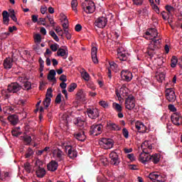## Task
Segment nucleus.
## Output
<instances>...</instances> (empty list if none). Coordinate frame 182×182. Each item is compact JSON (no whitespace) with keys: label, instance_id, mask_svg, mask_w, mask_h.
Wrapping results in <instances>:
<instances>
[{"label":"nucleus","instance_id":"obj_1","mask_svg":"<svg viewBox=\"0 0 182 182\" xmlns=\"http://www.w3.org/2000/svg\"><path fill=\"white\" fill-rule=\"evenodd\" d=\"M161 48V39H153L150 41V43L148 45L146 53L151 58L157 53V50Z\"/></svg>","mask_w":182,"mask_h":182},{"label":"nucleus","instance_id":"obj_2","mask_svg":"<svg viewBox=\"0 0 182 182\" xmlns=\"http://www.w3.org/2000/svg\"><path fill=\"white\" fill-rule=\"evenodd\" d=\"M81 6L86 14H93L95 12V3L92 1H84Z\"/></svg>","mask_w":182,"mask_h":182},{"label":"nucleus","instance_id":"obj_3","mask_svg":"<svg viewBox=\"0 0 182 182\" xmlns=\"http://www.w3.org/2000/svg\"><path fill=\"white\" fill-rule=\"evenodd\" d=\"M21 90H22V85L18 83V82H11L7 87V92L9 93L18 95Z\"/></svg>","mask_w":182,"mask_h":182},{"label":"nucleus","instance_id":"obj_4","mask_svg":"<svg viewBox=\"0 0 182 182\" xmlns=\"http://www.w3.org/2000/svg\"><path fill=\"white\" fill-rule=\"evenodd\" d=\"M125 109L133 110L136 106V99L134 96L129 95L125 100Z\"/></svg>","mask_w":182,"mask_h":182},{"label":"nucleus","instance_id":"obj_5","mask_svg":"<svg viewBox=\"0 0 182 182\" xmlns=\"http://www.w3.org/2000/svg\"><path fill=\"white\" fill-rule=\"evenodd\" d=\"M103 132V126L100 124H93L91 126L90 129V136H99V134H102Z\"/></svg>","mask_w":182,"mask_h":182},{"label":"nucleus","instance_id":"obj_6","mask_svg":"<svg viewBox=\"0 0 182 182\" xmlns=\"http://www.w3.org/2000/svg\"><path fill=\"white\" fill-rule=\"evenodd\" d=\"M53 90L52 88H48L46 95V98L43 102V104L45 107L46 109H48L50 105L51 99L53 97V94H52Z\"/></svg>","mask_w":182,"mask_h":182},{"label":"nucleus","instance_id":"obj_7","mask_svg":"<svg viewBox=\"0 0 182 182\" xmlns=\"http://www.w3.org/2000/svg\"><path fill=\"white\" fill-rule=\"evenodd\" d=\"M41 164H42V161H41L39 159H37L36 161L35 165L38 166V170L36 171V174L39 178H43L46 174V171L45 168H41Z\"/></svg>","mask_w":182,"mask_h":182},{"label":"nucleus","instance_id":"obj_8","mask_svg":"<svg viewBox=\"0 0 182 182\" xmlns=\"http://www.w3.org/2000/svg\"><path fill=\"white\" fill-rule=\"evenodd\" d=\"M171 120L175 126H181L182 124V116L178 112H174L171 117Z\"/></svg>","mask_w":182,"mask_h":182},{"label":"nucleus","instance_id":"obj_9","mask_svg":"<svg viewBox=\"0 0 182 182\" xmlns=\"http://www.w3.org/2000/svg\"><path fill=\"white\" fill-rule=\"evenodd\" d=\"M100 146H102V144H104V149H105V150H109V149H112L114 146L113 139L102 138L100 141Z\"/></svg>","mask_w":182,"mask_h":182},{"label":"nucleus","instance_id":"obj_10","mask_svg":"<svg viewBox=\"0 0 182 182\" xmlns=\"http://www.w3.org/2000/svg\"><path fill=\"white\" fill-rule=\"evenodd\" d=\"M149 178L154 182H164V178L163 176L157 172H152L149 173Z\"/></svg>","mask_w":182,"mask_h":182},{"label":"nucleus","instance_id":"obj_11","mask_svg":"<svg viewBox=\"0 0 182 182\" xmlns=\"http://www.w3.org/2000/svg\"><path fill=\"white\" fill-rule=\"evenodd\" d=\"M166 97L168 102H176V92L173 88H167L165 91Z\"/></svg>","mask_w":182,"mask_h":182},{"label":"nucleus","instance_id":"obj_12","mask_svg":"<svg viewBox=\"0 0 182 182\" xmlns=\"http://www.w3.org/2000/svg\"><path fill=\"white\" fill-rule=\"evenodd\" d=\"M94 23L97 28L103 29L107 25V18L106 17H99Z\"/></svg>","mask_w":182,"mask_h":182},{"label":"nucleus","instance_id":"obj_13","mask_svg":"<svg viewBox=\"0 0 182 182\" xmlns=\"http://www.w3.org/2000/svg\"><path fill=\"white\" fill-rule=\"evenodd\" d=\"M121 77L122 80L130 82L133 79V74L127 70H122L121 71Z\"/></svg>","mask_w":182,"mask_h":182},{"label":"nucleus","instance_id":"obj_14","mask_svg":"<svg viewBox=\"0 0 182 182\" xmlns=\"http://www.w3.org/2000/svg\"><path fill=\"white\" fill-rule=\"evenodd\" d=\"M109 158L111 159V164L113 166H119L120 164V158L119 155L115 151H112L109 154Z\"/></svg>","mask_w":182,"mask_h":182},{"label":"nucleus","instance_id":"obj_15","mask_svg":"<svg viewBox=\"0 0 182 182\" xmlns=\"http://www.w3.org/2000/svg\"><path fill=\"white\" fill-rule=\"evenodd\" d=\"M165 8L168 13L163 11L161 15L164 21H167V18H170V15L172 12H174L175 9L170 5H166Z\"/></svg>","mask_w":182,"mask_h":182},{"label":"nucleus","instance_id":"obj_16","mask_svg":"<svg viewBox=\"0 0 182 182\" xmlns=\"http://www.w3.org/2000/svg\"><path fill=\"white\" fill-rule=\"evenodd\" d=\"M87 114L90 119H97V117L99 116V109L97 108H87Z\"/></svg>","mask_w":182,"mask_h":182},{"label":"nucleus","instance_id":"obj_17","mask_svg":"<svg viewBox=\"0 0 182 182\" xmlns=\"http://www.w3.org/2000/svg\"><path fill=\"white\" fill-rule=\"evenodd\" d=\"M58 167H59V164L56 161H51L47 165L48 171H56L58 170Z\"/></svg>","mask_w":182,"mask_h":182},{"label":"nucleus","instance_id":"obj_18","mask_svg":"<svg viewBox=\"0 0 182 182\" xmlns=\"http://www.w3.org/2000/svg\"><path fill=\"white\" fill-rule=\"evenodd\" d=\"M135 127L139 133H146L147 130V127H146L143 122L139 121L135 123Z\"/></svg>","mask_w":182,"mask_h":182},{"label":"nucleus","instance_id":"obj_19","mask_svg":"<svg viewBox=\"0 0 182 182\" xmlns=\"http://www.w3.org/2000/svg\"><path fill=\"white\" fill-rule=\"evenodd\" d=\"M67 151V154L70 159L73 160L77 157V151H76V149L73 146H71Z\"/></svg>","mask_w":182,"mask_h":182},{"label":"nucleus","instance_id":"obj_20","mask_svg":"<svg viewBox=\"0 0 182 182\" xmlns=\"http://www.w3.org/2000/svg\"><path fill=\"white\" fill-rule=\"evenodd\" d=\"M4 69L9 70L12 69V66H14V60L11 58H6L4 60Z\"/></svg>","mask_w":182,"mask_h":182},{"label":"nucleus","instance_id":"obj_21","mask_svg":"<svg viewBox=\"0 0 182 182\" xmlns=\"http://www.w3.org/2000/svg\"><path fill=\"white\" fill-rule=\"evenodd\" d=\"M146 35H149L151 38H152V41L153 39H157V38H159V33L156 28H149L146 31Z\"/></svg>","mask_w":182,"mask_h":182},{"label":"nucleus","instance_id":"obj_22","mask_svg":"<svg viewBox=\"0 0 182 182\" xmlns=\"http://www.w3.org/2000/svg\"><path fill=\"white\" fill-rule=\"evenodd\" d=\"M7 119L10 122L11 124H12L13 126H16V124H18V122H19V118L16 114L9 115Z\"/></svg>","mask_w":182,"mask_h":182},{"label":"nucleus","instance_id":"obj_23","mask_svg":"<svg viewBox=\"0 0 182 182\" xmlns=\"http://www.w3.org/2000/svg\"><path fill=\"white\" fill-rule=\"evenodd\" d=\"M139 161H141L143 164H146L147 161H151V155H149V154H141L139 156Z\"/></svg>","mask_w":182,"mask_h":182},{"label":"nucleus","instance_id":"obj_24","mask_svg":"<svg viewBox=\"0 0 182 182\" xmlns=\"http://www.w3.org/2000/svg\"><path fill=\"white\" fill-rule=\"evenodd\" d=\"M107 127H108L109 130H112L114 132H119L122 130V128L119 125L113 122H107Z\"/></svg>","mask_w":182,"mask_h":182},{"label":"nucleus","instance_id":"obj_25","mask_svg":"<svg viewBox=\"0 0 182 182\" xmlns=\"http://www.w3.org/2000/svg\"><path fill=\"white\" fill-rule=\"evenodd\" d=\"M53 154L55 155V157L58 161H62L63 160V151L60 149H55L53 151Z\"/></svg>","mask_w":182,"mask_h":182},{"label":"nucleus","instance_id":"obj_26","mask_svg":"<svg viewBox=\"0 0 182 182\" xmlns=\"http://www.w3.org/2000/svg\"><path fill=\"white\" fill-rule=\"evenodd\" d=\"M91 58L94 63H97L99 60H97V48L92 47L91 49Z\"/></svg>","mask_w":182,"mask_h":182},{"label":"nucleus","instance_id":"obj_27","mask_svg":"<svg viewBox=\"0 0 182 182\" xmlns=\"http://www.w3.org/2000/svg\"><path fill=\"white\" fill-rule=\"evenodd\" d=\"M75 139L79 141H84L86 140V135L85 134V131H81L74 134Z\"/></svg>","mask_w":182,"mask_h":182},{"label":"nucleus","instance_id":"obj_28","mask_svg":"<svg viewBox=\"0 0 182 182\" xmlns=\"http://www.w3.org/2000/svg\"><path fill=\"white\" fill-rule=\"evenodd\" d=\"M2 16H3V23L4 25H9V13H8L6 11H4L2 12Z\"/></svg>","mask_w":182,"mask_h":182},{"label":"nucleus","instance_id":"obj_29","mask_svg":"<svg viewBox=\"0 0 182 182\" xmlns=\"http://www.w3.org/2000/svg\"><path fill=\"white\" fill-rule=\"evenodd\" d=\"M75 124L77 126V127H80V130H83V129H85V126H86V122L84 120H82L80 118H77L75 120Z\"/></svg>","mask_w":182,"mask_h":182},{"label":"nucleus","instance_id":"obj_30","mask_svg":"<svg viewBox=\"0 0 182 182\" xmlns=\"http://www.w3.org/2000/svg\"><path fill=\"white\" fill-rule=\"evenodd\" d=\"M55 76H56V71L51 70L49 71L48 79L50 81L56 82V77Z\"/></svg>","mask_w":182,"mask_h":182},{"label":"nucleus","instance_id":"obj_31","mask_svg":"<svg viewBox=\"0 0 182 182\" xmlns=\"http://www.w3.org/2000/svg\"><path fill=\"white\" fill-rule=\"evenodd\" d=\"M112 107L114 110H116V112H117L118 113H121V112H123V107H122V105L117 102L112 103Z\"/></svg>","mask_w":182,"mask_h":182},{"label":"nucleus","instance_id":"obj_32","mask_svg":"<svg viewBox=\"0 0 182 182\" xmlns=\"http://www.w3.org/2000/svg\"><path fill=\"white\" fill-rule=\"evenodd\" d=\"M151 161H153L154 164H157L160 161V154H155L151 155Z\"/></svg>","mask_w":182,"mask_h":182},{"label":"nucleus","instance_id":"obj_33","mask_svg":"<svg viewBox=\"0 0 182 182\" xmlns=\"http://www.w3.org/2000/svg\"><path fill=\"white\" fill-rule=\"evenodd\" d=\"M21 86L23 90H31V89H32V85L28 80L23 84V85H21Z\"/></svg>","mask_w":182,"mask_h":182},{"label":"nucleus","instance_id":"obj_34","mask_svg":"<svg viewBox=\"0 0 182 182\" xmlns=\"http://www.w3.org/2000/svg\"><path fill=\"white\" fill-rule=\"evenodd\" d=\"M109 66L110 69L115 72V73H117V71L119 70V65H117V64H116L114 61L109 62Z\"/></svg>","mask_w":182,"mask_h":182},{"label":"nucleus","instance_id":"obj_35","mask_svg":"<svg viewBox=\"0 0 182 182\" xmlns=\"http://www.w3.org/2000/svg\"><path fill=\"white\" fill-rule=\"evenodd\" d=\"M149 1L154 11H155L156 14H160V9H159V6L154 4V0H149Z\"/></svg>","mask_w":182,"mask_h":182},{"label":"nucleus","instance_id":"obj_36","mask_svg":"<svg viewBox=\"0 0 182 182\" xmlns=\"http://www.w3.org/2000/svg\"><path fill=\"white\" fill-rule=\"evenodd\" d=\"M117 58L124 62L127 60V55L122 52H118Z\"/></svg>","mask_w":182,"mask_h":182},{"label":"nucleus","instance_id":"obj_37","mask_svg":"<svg viewBox=\"0 0 182 182\" xmlns=\"http://www.w3.org/2000/svg\"><path fill=\"white\" fill-rule=\"evenodd\" d=\"M34 151L32 149L28 148L26 152L25 157L26 159H31V157L33 156Z\"/></svg>","mask_w":182,"mask_h":182},{"label":"nucleus","instance_id":"obj_38","mask_svg":"<svg viewBox=\"0 0 182 182\" xmlns=\"http://www.w3.org/2000/svg\"><path fill=\"white\" fill-rule=\"evenodd\" d=\"M178 62V59H177V57H176V55H173L171 60V68H176Z\"/></svg>","mask_w":182,"mask_h":182},{"label":"nucleus","instance_id":"obj_39","mask_svg":"<svg viewBox=\"0 0 182 182\" xmlns=\"http://www.w3.org/2000/svg\"><path fill=\"white\" fill-rule=\"evenodd\" d=\"M26 146H29L32 143V137L31 136H26L23 137Z\"/></svg>","mask_w":182,"mask_h":182},{"label":"nucleus","instance_id":"obj_40","mask_svg":"<svg viewBox=\"0 0 182 182\" xmlns=\"http://www.w3.org/2000/svg\"><path fill=\"white\" fill-rule=\"evenodd\" d=\"M59 146H60L63 149H65V151L66 153H68V149L72 146V145H69L68 144V143L66 142H60L59 144Z\"/></svg>","mask_w":182,"mask_h":182},{"label":"nucleus","instance_id":"obj_41","mask_svg":"<svg viewBox=\"0 0 182 182\" xmlns=\"http://www.w3.org/2000/svg\"><path fill=\"white\" fill-rule=\"evenodd\" d=\"M49 35L54 39V41H55V42H59V37H58V35H56L55 31H50Z\"/></svg>","mask_w":182,"mask_h":182},{"label":"nucleus","instance_id":"obj_42","mask_svg":"<svg viewBox=\"0 0 182 182\" xmlns=\"http://www.w3.org/2000/svg\"><path fill=\"white\" fill-rule=\"evenodd\" d=\"M76 87H77V84L73 82L69 85L68 90V92H72L75 90V89H76Z\"/></svg>","mask_w":182,"mask_h":182},{"label":"nucleus","instance_id":"obj_43","mask_svg":"<svg viewBox=\"0 0 182 182\" xmlns=\"http://www.w3.org/2000/svg\"><path fill=\"white\" fill-rule=\"evenodd\" d=\"M58 56H61V58H63L66 55V51L63 48H59L57 52Z\"/></svg>","mask_w":182,"mask_h":182},{"label":"nucleus","instance_id":"obj_44","mask_svg":"<svg viewBox=\"0 0 182 182\" xmlns=\"http://www.w3.org/2000/svg\"><path fill=\"white\" fill-rule=\"evenodd\" d=\"M24 169L27 173H31V171L32 170V166H31V164H29V162H26L24 164Z\"/></svg>","mask_w":182,"mask_h":182},{"label":"nucleus","instance_id":"obj_45","mask_svg":"<svg viewBox=\"0 0 182 182\" xmlns=\"http://www.w3.org/2000/svg\"><path fill=\"white\" fill-rule=\"evenodd\" d=\"M10 14V18L14 21V22H16L18 18H16V16L15 15V10H11Z\"/></svg>","mask_w":182,"mask_h":182},{"label":"nucleus","instance_id":"obj_46","mask_svg":"<svg viewBox=\"0 0 182 182\" xmlns=\"http://www.w3.org/2000/svg\"><path fill=\"white\" fill-rule=\"evenodd\" d=\"M64 21H65V23H63V28L65 31H68V28H69V21H68V17H65Z\"/></svg>","mask_w":182,"mask_h":182},{"label":"nucleus","instance_id":"obj_47","mask_svg":"<svg viewBox=\"0 0 182 182\" xmlns=\"http://www.w3.org/2000/svg\"><path fill=\"white\" fill-rule=\"evenodd\" d=\"M71 6L73 11H77V0H73L71 1Z\"/></svg>","mask_w":182,"mask_h":182},{"label":"nucleus","instance_id":"obj_48","mask_svg":"<svg viewBox=\"0 0 182 182\" xmlns=\"http://www.w3.org/2000/svg\"><path fill=\"white\" fill-rule=\"evenodd\" d=\"M157 79H159V82H163L166 77L164 73H160L158 75H156Z\"/></svg>","mask_w":182,"mask_h":182},{"label":"nucleus","instance_id":"obj_49","mask_svg":"<svg viewBox=\"0 0 182 182\" xmlns=\"http://www.w3.org/2000/svg\"><path fill=\"white\" fill-rule=\"evenodd\" d=\"M122 134L125 139H129V131L127 128L122 129Z\"/></svg>","mask_w":182,"mask_h":182},{"label":"nucleus","instance_id":"obj_50","mask_svg":"<svg viewBox=\"0 0 182 182\" xmlns=\"http://www.w3.org/2000/svg\"><path fill=\"white\" fill-rule=\"evenodd\" d=\"M50 48L51 50H53V52H56V50H58V48H59V46L58 43H54V44H51Z\"/></svg>","mask_w":182,"mask_h":182},{"label":"nucleus","instance_id":"obj_51","mask_svg":"<svg viewBox=\"0 0 182 182\" xmlns=\"http://www.w3.org/2000/svg\"><path fill=\"white\" fill-rule=\"evenodd\" d=\"M62 102V94L59 93L55 97V103L59 105Z\"/></svg>","mask_w":182,"mask_h":182},{"label":"nucleus","instance_id":"obj_52","mask_svg":"<svg viewBox=\"0 0 182 182\" xmlns=\"http://www.w3.org/2000/svg\"><path fill=\"white\" fill-rule=\"evenodd\" d=\"M134 5H136L137 6H140L143 5V0H132Z\"/></svg>","mask_w":182,"mask_h":182},{"label":"nucleus","instance_id":"obj_53","mask_svg":"<svg viewBox=\"0 0 182 182\" xmlns=\"http://www.w3.org/2000/svg\"><path fill=\"white\" fill-rule=\"evenodd\" d=\"M144 146H145L146 147H148V149H149V150H151V146H149V141H145L144 143H142V144H141V149H145V148H144Z\"/></svg>","mask_w":182,"mask_h":182},{"label":"nucleus","instance_id":"obj_54","mask_svg":"<svg viewBox=\"0 0 182 182\" xmlns=\"http://www.w3.org/2000/svg\"><path fill=\"white\" fill-rule=\"evenodd\" d=\"M168 109L170 110V112H177V108H176V107L174 106V105H171L170 104L168 106Z\"/></svg>","mask_w":182,"mask_h":182},{"label":"nucleus","instance_id":"obj_55","mask_svg":"<svg viewBox=\"0 0 182 182\" xmlns=\"http://www.w3.org/2000/svg\"><path fill=\"white\" fill-rule=\"evenodd\" d=\"M18 80L23 85L28 80V78L26 77H18Z\"/></svg>","mask_w":182,"mask_h":182},{"label":"nucleus","instance_id":"obj_56","mask_svg":"<svg viewBox=\"0 0 182 182\" xmlns=\"http://www.w3.org/2000/svg\"><path fill=\"white\" fill-rule=\"evenodd\" d=\"M38 62H39V63H40V69H41V70H43L45 61H43V60L42 59V58H40L38 59Z\"/></svg>","mask_w":182,"mask_h":182},{"label":"nucleus","instance_id":"obj_57","mask_svg":"<svg viewBox=\"0 0 182 182\" xmlns=\"http://www.w3.org/2000/svg\"><path fill=\"white\" fill-rule=\"evenodd\" d=\"M35 41L36 42H38V43H41L42 41V36H41V34H36L35 36Z\"/></svg>","mask_w":182,"mask_h":182},{"label":"nucleus","instance_id":"obj_58","mask_svg":"<svg viewBox=\"0 0 182 182\" xmlns=\"http://www.w3.org/2000/svg\"><path fill=\"white\" fill-rule=\"evenodd\" d=\"M64 34H65V38H67V39L69 40L72 38V35H70V33H69V31L65 29Z\"/></svg>","mask_w":182,"mask_h":182},{"label":"nucleus","instance_id":"obj_59","mask_svg":"<svg viewBox=\"0 0 182 182\" xmlns=\"http://www.w3.org/2000/svg\"><path fill=\"white\" fill-rule=\"evenodd\" d=\"M47 18L52 26H54L55 23H56L52 18H50V15H47Z\"/></svg>","mask_w":182,"mask_h":182},{"label":"nucleus","instance_id":"obj_60","mask_svg":"<svg viewBox=\"0 0 182 182\" xmlns=\"http://www.w3.org/2000/svg\"><path fill=\"white\" fill-rule=\"evenodd\" d=\"M100 105L102 106V107H109V104H107V102H106L105 101H100Z\"/></svg>","mask_w":182,"mask_h":182},{"label":"nucleus","instance_id":"obj_61","mask_svg":"<svg viewBox=\"0 0 182 182\" xmlns=\"http://www.w3.org/2000/svg\"><path fill=\"white\" fill-rule=\"evenodd\" d=\"M82 77H83V79H85V80H89V77H90V75H89V73L85 72L82 74Z\"/></svg>","mask_w":182,"mask_h":182},{"label":"nucleus","instance_id":"obj_62","mask_svg":"<svg viewBox=\"0 0 182 182\" xmlns=\"http://www.w3.org/2000/svg\"><path fill=\"white\" fill-rule=\"evenodd\" d=\"M76 32H80L82 31V26L80 24H77L75 28Z\"/></svg>","mask_w":182,"mask_h":182},{"label":"nucleus","instance_id":"obj_63","mask_svg":"<svg viewBox=\"0 0 182 182\" xmlns=\"http://www.w3.org/2000/svg\"><path fill=\"white\" fill-rule=\"evenodd\" d=\"M60 80L63 82H67L68 79L66 78V75H60Z\"/></svg>","mask_w":182,"mask_h":182},{"label":"nucleus","instance_id":"obj_64","mask_svg":"<svg viewBox=\"0 0 182 182\" xmlns=\"http://www.w3.org/2000/svg\"><path fill=\"white\" fill-rule=\"evenodd\" d=\"M18 28H16V26H14L12 27L9 26V31L12 33V32H14V31H16Z\"/></svg>","mask_w":182,"mask_h":182}]
</instances>
